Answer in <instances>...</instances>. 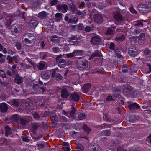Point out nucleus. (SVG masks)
Instances as JSON below:
<instances>
[{
  "mask_svg": "<svg viewBox=\"0 0 151 151\" xmlns=\"http://www.w3.org/2000/svg\"><path fill=\"white\" fill-rule=\"evenodd\" d=\"M46 145L47 144L45 142L42 143L37 144V145L39 149H44L45 147V145Z\"/></svg>",
  "mask_w": 151,
  "mask_h": 151,
  "instance_id": "nucleus-38",
  "label": "nucleus"
},
{
  "mask_svg": "<svg viewBox=\"0 0 151 151\" xmlns=\"http://www.w3.org/2000/svg\"><path fill=\"white\" fill-rule=\"evenodd\" d=\"M22 140L26 142H29L30 140L28 139V137L24 135L22 136Z\"/></svg>",
  "mask_w": 151,
  "mask_h": 151,
  "instance_id": "nucleus-58",
  "label": "nucleus"
},
{
  "mask_svg": "<svg viewBox=\"0 0 151 151\" xmlns=\"http://www.w3.org/2000/svg\"><path fill=\"white\" fill-rule=\"evenodd\" d=\"M58 37L56 35L52 36L50 38L51 41L53 43H55L56 38Z\"/></svg>",
  "mask_w": 151,
  "mask_h": 151,
  "instance_id": "nucleus-48",
  "label": "nucleus"
},
{
  "mask_svg": "<svg viewBox=\"0 0 151 151\" xmlns=\"http://www.w3.org/2000/svg\"><path fill=\"white\" fill-rule=\"evenodd\" d=\"M91 151H101V147L97 144L94 143L91 146Z\"/></svg>",
  "mask_w": 151,
  "mask_h": 151,
  "instance_id": "nucleus-18",
  "label": "nucleus"
},
{
  "mask_svg": "<svg viewBox=\"0 0 151 151\" xmlns=\"http://www.w3.org/2000/svg\"><path fill=\"white\" fill-rule=\"evenodd\" d=\"M47 16V13L45 11L40 12L38 14V17L42 19H46Z\"/></svg>",
  "mask_w": 151,
  "mask_h": 151,
  "instance_id": "nucleus-31",
  "label": "nucleus"
},
{
  "mask_svg": "<svg viewBox=\"0 0 151 151\" xmlns=\"http://www.w3.org/2000/svg\"><path fill=\"white\" fill-rule=\"evenodd\" d=\"M122 71L123 73H127L129 70H130V67L129 66H127L126 64L122 65Z\"/></svg>",
  "mask_w": 151,
  "mask_h": 151,
  "instance_id": "nucleus-34",
  "label": "nucleus"
},
{
  "mask_svg": "<svg viewBox=\"0 0 151 151\" xmlns=\"http://www.w3.org/2000/svg\"><path fill=\"white\" fill-rule=\"evenodd\" d=\"M57 63L58 64V66L60 68H64L65 67L66 65V61L65 60L63 59H60Z\"/></svg>",
  "mask_w": 151,
  "mask_h": 151,
  "instance_id": "nucleus-22",
  "label": "nucleus"
},
{
  "mask_svg": "<svg viewBox=\"0 0 151 151\" xmlns=\"http://www.w3.org/2000/svg\"><path fill=\"white\" fill-rule=\"evenodd\" d=\"M58 2V0H52L50 2V5L52 6L55 5L57 4Z\"/></svg>",
  "mask_w": 151,
  "mask_h": 151,
  "instance_id": "nucleus-61",
  "label": "nucleus"
},
{
  "mask_svg": "<svg viewBox=\"0 0 151 151\" xmlns=\"http://www.w3.org/2000/svg\"><path fill=\"white\" fill-rule=\"evenodd\" d=\"M60 116V115L58 114H56L55 113H52L50 115L51 121L52 122L59 121Z\"/></svg>",
  "mask_w": 151,
  "mask_h": 151,
  "instance_id": "nucleus-17",
  "label": "nucleus"
},
{
  "mask_svg": "<svg viewBox=\"0 0 151 151\" xmlns=\"http://www.w3.org/2000/svg\"><path fill=\"white\" fill-rule=\"evenodd\" d=\"M82 129L86 132L87 134H89V132L91 131L90 129L86 125H84L82 127Z\"/></svg>",
  "mask_w": 151,
  "mask_h": 151,
  "instance_id": "nucleus-40",
  "label": "nucleus"
},
{
  "mask_svg": "<svg viewBox=\"0 0 151 151\" xmlns=\"http://www.w3.org/2000/svg\"><path fill=\"white\" fill-rule=\"evenodd\" d=\"M84 27L82 24H79L78 25V29L80 30H84Z\"/></svg>",
  "mask_w": 151,
  "mask_h": 151,
  "instance_id": "nucleus-60",
  "label": "nucleus"
},
{
  "mask_svg": "<svg viewBox=\"0 0 151 151\" xmlns=\"http://www.w3.org/2000/svg\"><path fill=\"white\" fill-rule=\"evenodd\" d=\"M77 58L79 59V60H78L77 63L78 69L81 70H83L88 68V63L87 60L84 59L81 60V59L83 58L82 57H79Z\"/></svg>",
  "mask_w": 151,
  "mask_h": 151,
  "instance_id": "nucleus-2",
  "label": "nucleus"
},
{
  "mask_svg": "<svg viewBox=\"0 0 151 151\" xmlns=\"http://www.w3.org/2000/svg\"><path fill=\"white\" fill-rule=\"evenodd\" d=\"M57 9L59 11L63 13L66 12L68 10V7L66 4H60L56 6Z\"/></svg>",
  "mask_w": 151,
  "mask_h": 151,
  "instance_id": "nucleus-7",
  "label": "nucleus"
},
{
  "mask_svg": "<svg viewBox=\"0 0 151 151\" xmlns=\"http://www.w3.org/2000/svg\"><path fill=\"white\" fill-rule=\"evenodd\" d=\"M114 17L115 19L118 22L121 21L123 20L122 15L119 13L116 14Z\"/></svg>",
  "mask_w": 151,
  "mask_h": 151,
  "instance_id": "nucleus-33",
  "label": "nucleus"
},
{
  "mask_svg": "<svg viewBox=\"0 0 151 151\" xmlns=\"http://www.w3.org/2000/svg\"><path fill=\"white\" fill-rule=\"evenodd\" d=\"M101 54L98 52H95V53H93L91 55V57L89 58L90 60L91 59H93L95 57L97 56L100 57H101Z\"/></svg>",
  "mask_w": 151,
  "mask_h": 151,
  "instance_id": "nucleus-36",
  "label": "nucleus"
},
{
  "mask_svg": "<svg viewBox=\"0 0 151 151\" xmlns=\"http://www.w3.org/2000/svg\"><path fill=\"white\" fill-rule=\"evenodd\" d=\"M61 96L63 98H66L69 96L68 91L66 89H63L61 92Z\"/></svg>",
  "mask_w": 151,
  "mask_h": 151,
  "instance_id": "nucleus-20",
  "label": "nucleus"
},
{
  "mask_svg": "<svg viewBox=\"0 0 151 151\" xmlns=\"http://www.w3.org/2000/svg\"><path fill=\"white\" fill-rule=\"evenodd\" d=\"M12 104L13 105L16 106L18 107L19 106V104L17 100L16 99H13L12 101Z\"/></svg>",
  "mask_w": 151,
  "mask_h": 151,
  "instance_id": "nucleus-55",
  "label": "nucleus"
},
{
  "mask_svg": "<svg viewBox=\"0 0 151 151\" xmlns=\"http://www.w3.org/2000/svg\"><path fill=\"white\" fill-rule=\"evenodd\" d=\"M52 50L55 53H58L60 51L59 48L57 47H54L52 48Z\"/></svg>",
  "mask_w": 151,
  "mask_h": 151,
  "instance_id": "nucleus-57",
  "label": "nucleus"
},
{
  "mask_svg": "<svg viewBox=\"0 0 151 151\" xmlns=\"http://www.w3.org/2000/svg\"><path fill=\"white\" fill-rule=\"evenodd\" d=\"M129 109L134 111H136L140 108L139 105L136 103H131L128 105Z\"/></svg>",
  "mask_w": 151,
  "mask_h": 151,
  "instance_id": "nucleus-6",
  "label": "nucleus"
},
{
  "mask_svg": "<svg viewBox=\"0 0 151 151\" xmlns=\"http://www.w3.org/2000/svg\"><path fill=\"white\" fill-rule=\"evenodd\" d=\"M18 26L16 24L12 25L11 27V31L13 35L15 36H17L19 34V30L18 29L17 27Z\"/></svg>",
  "mask_w": 151,
  "mask_h": 151,
  "instance_id": "nucleus-11",
  "label": "nucleus"
},
{
  "mask_svg": "<svg viewBox=\"0 0 151 151\" xmlns=\"http://www.w3.org/2000/svg\"><path fill=\"white\" fill-rule=\"evenodd\" d=\"M68 42L70 43L73 42L72 41L73 40H78L77 35H72L71 36L68 38Z\"/></svg>",
  "mask_w": 151,
  "mask_h": 151,
  "instance_id": "nucleus-32",
  "label": "nucleus"
},
{
  "mask_svg": "<svg viewBox=\"0 0 151 151\" xmlns=\"http://www.w3.org/2000/svg\"><path fill=\"white\" fill-rule=\"evenodd\" d=\"M47 112H41L38 113L37 112H34L32 114L34 118L38 120H41L43 117H46L47 115Z\"/></svg>",
  "mask_w": 151,
  "mask_h": 151,
  "instance_id": "nucleus-4",
  "label": "nucleus"
},
{
  "mask_svg": "<svg viewBox=\"0 0 151 151\" xmlns=\"http://www.w3.org/2000/svg\"><path fill=\"white\" fill-rule=\"evenodd\" d=\"M114 52L117 57L120 58H121L122 57V56L120 54V51H119L118 50H116Z\"/></svg>",
  "mask_w": 151,
  "mask_h": 151,
  "instance_id": "nucleus-53",
  "label": "nucleus"
},
{
  "mask_svg": "<svg viewBox=\"0 0 151 151\" xmlns=\"http://www.w3.org/2000/svg\"><path fill=\"white\" fill-rule=\"evenodd\" d=\"M117 151H126L127 149H124L122 147L119 146L117 149Z\"/></svg>",
  "mask_w": 151,
  "mask_h": 151,
  "instance_id": "nucleus-62",
  "label": "nucleus"
},
{
  "mask_svg": "<svg viewBox=\"0 0 151 151\" xmlns=\"http://www.w3.org/2000/svg\"><path fill=\"white\" fill-rule=\"evenodd\" d=\"M72 110L70 112V114L71 116H73V115L76 114V109L74 107H72L71 108Z\"/></svg>",
  "mask_w": 151,
  "mask_h": 151,
  "instance_id": "nucleus-50",
  "label": "nucleus"
},
{
  "mask_svg": "<svg viewBox=\"0 0 151 151\" xmlns=\"http://www.w3.org/2000/svg\"><path fill=\"white\" fill-rule=\"evenodd\" d=\"M143 55L146 58L147 60L151 61V50L148 48H146L144 50Z\"/></svg>",
  "mask_w": 151,
  "mask_h": 151,
  "instance_id": "nucleus-8",
  "label": "nucleus"
},
{
  "mask_svg": "<svg viewBox=\"0 0 151 151\" xmlns=\"http://www.w3.org/2000/svg\"><path fill=\"white\" fill-rule=\"evenodd\" d=\"M70 99L75 102H78L80 99L79 95L76 93H74L70 95Z\"/></svg>",
  "mask_w": 151,
  "mask_h": 151,
  "instance_id": "nucleus-9",
  "label": "nucleus"
},
{
  "mask_svg": "<svg viewBox=\"0 0 151 151\" xmlns=\"http://www.w3.org/2000/svg\"><path fill=\"white\" fill-rule=\"evenodd\" d=\"M76 149L78 151H83L84 150V148L81 145L78 144L77 146Z\"/></svg>",
  "mask_w": 151,
  "mask_h": 151,
  "instance_id": "nucleus-46",
  "label": "nucleus"
},
{
  "mask_svg": "<svg viewBox=\"0 0 151 151\" xmlns=\"http://www.w3.org/2000/svg\"><path fill=\"white\" fill-rule=\"evenodd\" d=\"M63 14L60 13H57L55 15V17L58 19L57 20L59 21L62 18Z\"/></svg>",
  "mask_w": 151,
  "mask_h": 151,
  "instance_id": "nucleus-47",
  "label": "nucleus"
},
{
  "mask_svg": "<svg viewBox=\"0 0 151 151\" xmlns=\"http://www.w3.org/2000/svg\"><path fill=\"white\" fill-rule=\"evenodd\" d=\"M8 109L7 104L5 103H2L0 104V111L2 113L6 112Z\"/></svg>",
  "mask_w": 151,
  "mask_h": 151,
  "instance_id": "nucleus-16",
  "label": "nucleus"
},
{
  "mask_svg": "<svg viewBox=\"0 0 151 151\" xmlns=\"http://www.w3.org/2000/svg\"><path fill=\"white\" fill-rule=\"evenodd\" d=\"M41 76L44 79H48L50 77V73L48 71H43L41 73Z\"/></svg>",
  "mask_w": 151,
  "mask_h": 151,
  "instance_id": "nucleus-15",
  "label": "nucleus"
},
{
  "mask_svg": "<svg viewBox=\"0 0 151 151\" xmlns=\"http://www.w3.org/2000/svg\"><path fill=\"white\" fill-rule=\"evenodd\" d=\"M114 32V30L110 27H108L105 31L104 34L106 35H112Z\"/></svg>",
  "mask_w": 151,
  "mask_h": 151,
  "instance_id": "nucleus-28",
  "label": "nucleus"
},
{
  "mask_svg": "<svg viewBox=\"0 0 151 151\" xmlns=\"http://www.w3.org/2000/svg\"><path fill=\"white\" fill-rule=\"evenodd\" d=\"M128 53L131 56H135L138 53V49L134 46H131L128 49Z\"/></svg>",
  "mask_w": 151,
  "mask_h": 151,
  "instance_id": "nucleus-5",
  "label": "nucleus"
},
{
  "mask_svg": "<svg viewBox=\"0 0 151 151\" xmlns=\"http://www.w3.org/2000/svg\"><path fill=\"white\" fill-rule=\"evenodd\" d=\"M56 80H60L62 79L63 77L61 75L60 73H57L56 74V76H55Z\"/></svg>",
  "mask_w": 151,
  "mask_h": 151,
  "instance_id": "nucleus-45",
  "label": "nucleus"
},
{
  "mask_svg": "<svg viewBox=\"0 0 151 151\" xmlns=\"http://www.w3.org/2000/svg\"><path fill=\"white\" fill-rule=\"evenodd\" d=\"M137 67L136 66L134 67H132L131 68H130V70H131L132 72L134 73H136L137 71Z\"/></svg>",
  "mask_w": 151,
  "mask_h": 151,
  "instance_id": "nucleus-52",
  "label": "nucleus"
},
{
  "mask_svg": "<svg viewBox=\"0 0 151 151\" xmlns=\"http://www.w3.org/2000/svg\"><path fill=\"white\" fill-rule=\"evenodd\" d=\"M12 121L17 122H18L19 126L21 128L25 127L26 124L29 123L32 120V118L29 116H26L22 118H20L17 114H14L9 118Z\"/></svg>",
  "mask_w": 151,
  "mask_h": 151,
  "instance_id": "nucleus-1",
  "label": "nucleus"
},
{
  "mask_svg": "<svg viewBox=\"0 0 151 151\" xmlns=\"http://www.w3.org/2000/svg\"><path fill=\"white\" fill-rule=\"evenodd\" d=\"M133 24L135 26H138L139 25H143V23L142 22L139 20L135 21L132 22Z\"/></svg>",
  "mask_w": 151,
  "mask_h": 151,
  "instance_id": "nucleus-39",
  "label": "nucleus"
},
{
  "mask_svg": "<svg viewBox=\"0 0 151 151\" xmlns=\"http://www.w3.org/2000/svg\"><path fill=\"white\" fill-rule=\"evenodd\" d=\"M68 2L69 3V7L72 10V13H74L78 9L77 7L75 5L74 2L72 0H69Z\"/></svg>",
  "mask_w": 151,
  "mask_h": 151,
  "instance_id": "nucleus-14",
  "label": "nucleus"
},
{
  "mask_svg": "<svg viewBox=\"0 0 151 151\" xmlns=\"http://www.w3.org/2000/svg\"><path fill=\"white\" fill-rule=\"evenodd\" d=\"M93 27V25L91 27L89 26H87L84 27V30L86 32H89L91 31Z\"/></svg>",
  "mask_w": 151,
  "mask_h": 151,
  "instance_id": "nucleus-43",
  "label": "nucleus"
},
{
  "mask_svg": "<svg viewBox=\"0 0 151 151\" xmlns=\"http://www.w3.org/2000/svg\"><path fill=\"white\" fill-rule=\"evenodd\" d=\"M91 87V84L88 83L84 85L83 87V90L84 92L86 93L90 90Z\"/></svg>",
  "mask_w": 151,
  "mask_h": 151,
  "instance_id": "nucleus-25",
  "label": "nucleus"
},
{
  "mask_svg": "<svg viewBox=\"0 0 151 151\" xmlns=\"http://www.w3.org/2000/svg\"><path fill=\"white\" fill-rule=\"evenodd\" d=\"M113 92L114 96L115 98L119 97L120 96V95L121 93V91L119 89L117 88H116L113 89L112 90Z\"/></svg>",
  "mask_w": 151,
  "mask_h": 151,
  "instance_id": "nucleus-21",
  "label": "nucleus"
},
{
  "mask_svg": "<svg viewBox=\"0 0 151 151\" xmlns=\"http://www.w3.org/2000/svg\"><path fill=\"white\" fill-rule=\"evenodd\" d=\"M129 40L132 43H135L137 41V38L136 37H132L129 38Z\"/></svg>",
  "mask_w": 151,
  "mask_h": 151,
  "instance_id": "nucleus-54",
  "label": "nucleus"
},
{
  "mask_svg": "<svg viewBox=\"0 0 151 151\" xmlns=\"http://www.w3.org/2000/svg\"><path fill=\"white\" fill-rule=\"evenodd\" d=\"M4 129L5 130V135L7 137L8 135H11L12 134L11 128L8 126L5 127Z\"/></svg>",
  "mask_w": 151,
  "mask_h": 151,
  "instance_id": "nucleus-27",
  "label": "nucleus"
},
{
  "mask_svg": "<svg viewBox=\"0 0 151 151\" xmlns=\"http://www.w3.org/2000/svg\"><path fill=\"white\" fill-rule=\"evenodd\" d=\"M33 88L34 90H42V92H44L46 90V88L45 87H40L38 84H34Z\"/></svg>",
  "mask_w": 151,
  "mask_h": 151,
  "instance_id": "nucleus-23",
  "label": "nucleus"
},
{
  "mask_svg": "<svg viewBox=\"0 0 151 151\" xmlns=\"http://www.w3.org/2000/svg\"><path fill=\"white\" fill-rule=\"evenodd\" d=\"M133 91L132 88L130 86H126L124 88L123 92L124 94L128 95L130 94L131 92Z\"/></svg>",
  "mask_w": 151,
  "mask_h": 151,
  "instance_id": "nucleus-13",
  "label": "nucleus"
},
{
  "mask_svg": "<svg viewBox=\"0 0 151 151\" xmlns=\"http://www.w3.org/2000/svg\"><path fill=\"white\" fill-rule=\"evenodd\" d=\"M85 114L83 113H81L78 115V120H81L85 118Z\"/></svg>",
  "mask_w": 151,
  "mask_h": 151,
  "instance_id": "nucleus-41",
  "label": "nucleus"
},
{
  "mask_svg": "<svg viewBox=\"0 0 151 151\" xmlns=\"http://www.w3.org/2000/svg\"><path fill=\"white\" fill-rule=\"evenodd\" d=\"M138 10L141 12L148 13L151 9V2L147 4H140L138 6Z\"/></svg>",
  "mask_w": 151,
  "mask_h": 151,
  "instance_id": "nucleus-3",
  "label": "nucleus"
},
{
  "mask_svg": "<svg viewBox=\"0 0 151 151\" xmlns=\"http://www.w3.org/2000/svg\"><path fill=\"white\" fill-rule=\"evenodd\" d=\"M126 118L127 121L132 122H133L136 120V119H134V117L133 116H131L128 117H127Z\"/></svg>",
  "mask_w": 151,
  "mask_h": 151,
  "instance_id": "nucleus-44",
  "label": "nucleus"
},
{
  "mask_svg": "<svg viewBox=\"0 0 151 151\" xmlns=\"http://www.w3.org/2000/svg\"><path fill=\"white\" fill-rule=\"evenodd\" d=\"M101 39L99 37L96 36L91 38L90 42L93 44L98 45L101 43Z\"/></svg>",
  "mask_w": 151,
  "mask_h": 151,
  "instance_id": "nucleus-10",
  "label": "nucleus"
},
{
  "mask_svg": "<svg viewBox=\"0 0 151 151\" xmlns=\"http://www.w3.org/2000/svg\"><path fill=\"white\" fill-rule=\"evenodd\" d=\"M73 52L75 56H82L84 53V51L82 50H75Z\"/></svg>",
  "mask_w": 151,
  "mask_h": 151,
  "instance_id": "nucleus-24",
  "label": "nucleus"
},
{
  "mask_svg": "<svg viewBox=\"0 0 151 151\" xmlns=\"http://www.w3.org/2000/svg\"><path fill=\"white\" fill-rule=\"evenodd\" d=\"M14 81L15 83L18 84H20L22 82L23 80L22 78L18 75L15 77Z\"/></svg>",
  "mask_w": 151,
  "mask_h": 151,
  "instance_id": "nucleus-26",
  "label": "nucleus"
},
{
  "mask_svg": "<svg viewBox=\"0 0 151 151\" xmlns=\"http://www.w3.org/2000/svg\"><path fill=\"white\" fill-rule=\"evenodd\" d=\"M94 19L95 22L98 23H102L103 20L102 16L99 14L94 15Z\"/></svg>",
  "mask_w": 151,
  "mask_h": 151,
  "instance_id": "nucleus-12",
  "label": "nucleus"
},
{
  "mask_svg": "<svg viewBox=\"0 0 151 151\" xmlns=\"http://www.w3.org/2000/svg\"><path fill=\"white\" fill-rule=\"evenodd\" d=\"M75 14L78 15H80L82 17H83L86 15V11H83V12H81L80 10L77 9V11H76Z\"/></svg>",
  "mask_w": 151,
  "mask_h": 151,
  "instance_id": "nucleus-30",
  "label": "nucleus"
},
{
  "mask_svg": "<svg viewBox=\"0 0 151 151\" xmlns=\"http://www.w3.org/2000/svg\"><path fill=\"white\" fill-rule=\"evenodd\" d=\"M6 59L9 63H12L13 61L12 57H11L10 55H8L7 56Z\"/></svg>",
  "mask_w": 151,
  "mask_h": 151,
  "instance_id": "nucleus-63",
  "label": "nucleus"
},
{
  "mask_svg": "<svg viewBox=\"0 0 151 151\" xmlns=\"http://www.w3.org/2000/svg\"><path fill=\"white\" fill-rule=\"evenodd\" d=\"M29 25L32 27H35L37 25V22L36 20H30Z\"/></svg>",
  "mask_w": 151,
  "mask_h": 151,
  "instance_id": "nucleus-37",
  "label": "nucleus"
},
{
  "mask_svg": "<svg viewBox=\"0 0 151 151\" xmlns=\"http://www.w3.org/2000/svg\"><path fill=\"white\" fill-rule=\"evenodd\" d=\"M62 58V55H58L57 56V57L55 58L56 60V62L57 63L58 62L59 60L61 59V58Z\"/></svg>",
  "mask_w": 151,
  "mask_h": 151,
  "instance_id": "nucleus-64",
  "label": "nucleus"
},
{
  "mask_svg": "<svg viewBox=\"0 0 151 151\" xmlns=\"http://www.w3.org/2000/svg\"><path fill=\"white\" fill-rule=\"evenodd\" d=\"M111 134L110 130H105L101 131V136H109Z\"/></svg>",
  "mask_w": 151,
  "mask_h": 151,
  "instance_id": "nucleus-35",
  "label": "nucleus"
},
{
  "mask_svg": "<svg viewBox=\"0 0 151 151\" xmlns=\"http://www.w3.org/2000/svg\"><path fill=\"white\" fill-rule=\"evenodd\" d=\"M40 124L39 123H33L32 124V129L33 133L35 134L37 129L40 127Z\"/></svg>",
  "mask_w": 151,
  "mask_h": 151,
  "instance_id": "nucleus-19",
  "label": "nucleus"
},
{
  "mask_svg": "<svg viewBox=\"0 0 151 151\" xmlns=\"http://www.w3.org/2000/svg\"><path fill=\"white\" fill-rule=\"evenodd\" d=\"M50 73L52 77H55L56 75V72L53 69L51 70L50 71Z\"/></svg>",
  "mask_w": 151,
  "mask_h": 151,
  "instance_id": "nucleus-59",
  "label": "nucleus"
},
{
  "mask_svg": "<svg viewBox=\"0 0 151 151\" xmlns=\"http://www.w3.org/2000/svg\"><path fill=\"white\" fill-rule=\"evenodd\" d=\"M67 119L66 117L65 116H60L59 120V121H61L63 122H65L67 121Z\"/></svg>",
  "mask_w": 151,
  "mask_h": 151,
  "instance_id": "nucleus-51",
  "label": "nucleus"
},
{
  "mask_svg": "<svg viewBox=\"0 0 151 151\" xmlns=\"http://www.w3.org/2000/svg\"><path fill=\"white\" fill-rule=\"evenodd\" d=\"M15 45L16 47L18 50H20L21 49V45L20 42H16Z\"/></svg>",
  "mask_w": 151,
  "mask_h": 151,
  "instance_id": "nucleus-56",
  "label": "nucleus"
},
{
  "mask_svg": "<svg viewBox=\"0 0 151 151\" xmlns=\"http://www.w3.org/2000/svg\"><path fill=\"white\" fill-rule=\"evenodd\" d=\"M145 38H139L138 42L140 45H142L145 43Z\"/></svg>",
  "mask_w": 151,
  "mask_h": 151,
  "instance_id": "nucleus-49",
  "label": "nucleus"
},
{
  "mask_svg": "<svg viewBox=\"0 0 151 151\" xmlns=\"http://www.w3.org/2000/svg\"><path fill=\"white\" fill-rule=\"evenodd\" d=\"M45 64L42 63H39L37 65V67L40 70H43L45 67Z\"/></svg>",
  "mask_w": 151,
  "mask_h": 151,
  "instance_id": "nucleus-42",
  "label": "nucleus"
},
{
  "mask_svg": "<svg viewBox=\"0 0 151 151\" xmlns=\"http://www.w3.org/2000/svg\"><path fill=\"white\" fill-rule=\"evenodd\" d=\"M125 36L124 35H117L116 36L115 40L117 41L122 42L124 40Z\"/></svg>",
  "mask_w": 151,
  "mask_h": 151,
  "instance_id": "nucleus-29",
  "label": "nucleus"
}]
</instances>
